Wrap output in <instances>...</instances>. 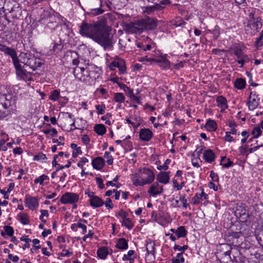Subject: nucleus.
I'll return each instance as SVG.
<instances>
[{
    "label": "nucleus",
    "mask_w": 263,
    "mask_h": 263,
    "mask_svg": "<svg viewBox=\"0 0 263 263\" xmlns=\"http://www.w3.org/2000/svg\"><path fill=\"white\" fill-rule=\"evenodd\" d=\"M106 23L105 18L93 23L83 21L80 27V33L83 36L92 39L105 49L110 48L114 43L113 35L110 33V28L106 25Z\"/></svg>",
    "instance_id": "f257e3e1"
},
{
    "label": "nucleus",
    "mask_w": 263,
    "mask_h": 263,
    "mask_svg": "<svg viewBox=\"0 0 263 263\" xmlns=\"http://www.w3.org/2000/svg\"><path fill=\"white\" fill-rule=\"evenodd\" d=\"M0 50L10 56L12 63L14 66L16 74L18 77L23 79H26L27 77L28 72L23 67L19 64L18 58L17 53L14 49L9 48L6 45H0Z\"/></svg>",
    "instance_id": "f03ea898"
},
{
    "label": "nucleus",
    "mask_w": 263,
    "mask_h": 263,
    "mask_svg": "<svg viewBox=\"0 0 263 263\" xmlns=\"http://www.w3.org/2000/svg\"><path fill=\"white\" fill-rule=\"evenodd\" d=\"M133 184L136 186H144L152 183L155 179V175L149 168H144L143 171L139 170L138 173L132 175Z\"/></svg>",
    "instance_id": "7ed1b4c3"
},
{
    "label": "nucleus",
    "mask_w": 263,
    "mask_h": 263,
    "mask_svg": "<svg viewBox=\"0 0 263 263\" xmlns=\"http://www.w3.org/2000/svg\"><path fill=\"white\" fill-rule=\"evenodd\" d=\"M253 16L254 14L251 13ZM262 19L260 17L254 18L253 17L252 20L248 21L247 25L245 27V31L247 34L253 35L255 33L259 31V29L262 27Z\"/></svg>",
    "instance_id": "20e7f679"
},
{
    "label": "nucleus",
    "mask_w": 263,
    "mask_h": 263,
    "mask_svg": "<svg viewBox=\"0 0 263 263\" xmlns=\"http://www.w3.org/2000/svg\"><path fill=\"white\" fill-rule=\"evenodd\" d=\"M43 64L44 61L42 59L36 58L31 54L26 62L25 66H28L32 70H35L38 67H41Z\"/></svg>",
    "instance_id": "39448f33"
},
{
    "label": "nucleus",
    "mask_w": 263,
    "mask_h": 263,
    "mask_svg": "<svg viewBox=\"0 0 263 263\" xmlns=\"http://www.w3.org/2000/svg\"><path fill=\"white\" fill-rule=\"evenodd\" d=\"M157 20L151 17H147L140 22V26L142 27L143 30H154L157 27Z\"/></svg>",
    "instance_id": "423d86ee"
},
{
    "label": "nucleus",
    "mask_w": 263,
    "mask_h": 263,
    "mask_svg": "<svg viewBox=\"0 0 263 263\" xmlns=\"http://www.w3.org/2000/svg\"><path fill=\"white\" fill-rule=\"evenodd\" d=\"M234 246L233 253L231 257L230 263H243L246 261V258L241 253L240 251Z\"/></svg>",
    "instance_id": "0eeeda50"
},
{
    "label": "nucleus",
    "mask_w": 263,
    "mask_h": 263,
    "mask_svg": "<svg viewBox=\"0 0 263 263\" xmlns=\"http://www.w3.org/2000/svg\"><path fill=\"white\" fill-rule=\"evenodd\" d=\"M165 57L166 55H161L158 58H145V60L147 62L156 63L163 68H170V62Z\"/></svg>",
    "instance_id": "6e6552de"
},
{
    "label": "nucleus",
    "mask_w": 263,
    "mask_h": 263,
    "mask_svg": "<svg viewBox=\"0 0 263 263\" xmlns=\"http://www.w3.org/2000/svg\"><path fill=\"white\" fill-rule=\"evenodd\" d=\"M78 200V194L73 193H66L62 196L60 201L63 204H67L75 203Z\"/></svg>",
    "instance_id": "1a4fd4ad"
},
{
    "label": "nucleus",
    "mask_w": 263,
    "mask_h": 263,
    "mask_svg": "<svg viewBox=\"0 0 263 263\" xmlns=\"http://www.w3.org/2000/svg\"><path fill=\"white\" fill-rule=\"evenodd\" d=\"M152 132L148 128H142L139 133V138L143 141H149L153 136Z\"/></svg>",
    "instance_id": "9d476101"
},
{
    "label": "nucleus",
    "mask_w": 263,
    "mask_h": 263,
    "mask_svg": "<svg viewBox=\"0 0 263 263\" xmlns=\"http://www.w3.org/2000/svg\"><path fill=\"white\" fill-rule=\"evenodd\" d=\"M25 204L31 210H34L39 206V202L36 198L28 197H26Z\"/></svg>",
    "instance_id": "9b49d317"
},
{
    "label": "nucleus",
    "mask_w": 263,
    "mask_h": 263,
    "mask_svg": "<svg viewBox=\"0 0 263 263\" xmlns=\"http://www.w3.org/2000/svg\"><path fill=\"white\" fill-rule=\"evenodd\" d=\"M104 164V160L100 157H98L92 161V165L93 167L97 170L102 169Z\"/></svg>",
    "instance_id": "f8f14e48"
},
{
    "label": "nucleus",
    "mask_w": 263,
    "mask_h": 263,
    "mask_svg": "<svg viewBox=\"0 0 263 263\" xmlns=\"http://www.w3.org/2000/svg\"><path fill=\"white\" fill-rule=\"evenodd\" d=\"M217 256L220 258V261L223 263H230L232 252L224 253L221 252H216Z\"/></svg>",
    "instance_id": "ddd939ff"
},
{
    "label": "nucleus",
    "mask_w": 263,
    "mask_h": 263,
    "mask_svg": "<svg viewBox=\"0 0 263 263\" xmlns=\"http://www.w3.org/2000/svg\"><path fill=\"white\" fill-rule=\"evenodd\" d=\"M169 174L168 172H161L157 175V180L160 183L166 184L170 180Z\"/></svg>",
    "instance_id": "4468645a"
},
{
    "label": "nucleus",
    "mask_w": 263,
    "mask_h": 263,
    "mask_svg": "<svg viewBox=\"0 0 263 263\" xmlns=\"http://www.w3.org/2000/svg\"><path fill=\"white\" fill-rule=\"evenodd\" d=\"M89 202L90 205L95 208L101 207L104 204L103 200L97 196L90 198Z\"/></svg>",
    "instance_id": "2eb2a0df"
},
{
    "label": "nucleus",
    "mask_w": 263,
    "mask_h": 263,
    "mask_svg": "<svg viewBox=\"0 0 263 263\" xmlns=\"http://www.w3.org/2000/svg\"><path fill=\"white\" fill-rule=\"evenodd\" d=\"M155 243L154 241L149 240L147 242L146 245V249L147 255L152 254L153 258L154 259L155 258Z\"/></svg>",
    "instance_id": "dca6fc26"
},
{
    "label": "nucleus",
    "mask_w": 263,
    "mask_h": 263,
    "mask_svg": "<svg viewBox=\"0 0 263 263\" xmlns=\"http://www.w3.org/2000/svg\"><path fill=\"white\" fill-rule=\"evenodd\" d=\"M84 70V68L77 67L73 68V73L75 77L79 79L81 82H85V79L83 76V72Z\"/></svg>",
    "instance_id": "f3484780"
},
{
    "label": "nucleus",
    "mask_w": 263,
    "mask_h": 263,
    "mask_svg": "<svg viewBox=\"0 0 263 263\" xmlns=\"http://www.w3.org/2000/svg\"><path fill=\"white\" fill-rule=\"evenodd\" d=\"M203 158L206 162L211 163L214 161L215 155L212 150H206L203 153Z\"/></svg>",
    "instance_id": "a211bd4d"
},
{
    "label": "nucleus",
    "mask_w": 263,
    "mask_h": 263,
    "mask_svg": "<svg viewBox=\"0 0 263 263\" xmlns=\"http://www.w3.org/2000/svg\"><path fill=\"white\" fill-rule=\"evenodd\" d=\"M125 27L127 30L132 33H139L143 31L142 27L141 28H138L132 23L127 24Z\"/></svg>",
    "instance_id": "6ab92c4d"
},
{
    "label": "nucleus",
    "mask_w": 263,
    "mask_h": 263,
    "mask_svg": "<svg viewBox=\"0 0 263 263\" xmlns=\"http://www.w3.org/2000/svg\"><path fill=\"white\" fill-rule=\"evenodd\" d=\"M234 247H233L229 243H222L219 245L217 252H221L224 253H233Z\"/></svg>",
    "instance_id": "aec40b11"
},
{
    "label": "nucleus",
    "mask_w": 263,
    "mask_h": 263,
    "mask_svg": "<svg viewBox=\"0 0 263 263\" xmlns=\"http://www.w3.org/2000/svg\"><path fill=\"white\" fill-rule=\"evenodd\" d=\"M217 106L222 109H227L228 108L227 99L222 96H218L216 99Z\"/></svg>",
    "instance_id": "412c9836"
},
{
    "label": "nucleus",
    "mask_w": 263,
    "mask_h": 263,
    "mask_svg": "<svg viewBox=\"0 0 263 263\" xmlns=\"http://www.w3.org/2000/svg\"><path fill=\"white\" fill-rule=\"evenodd\" d=\"M116 247L120 250H126L128 248L127 241L124 238H119Z\"/></svg>",
    "instance_id": "4be33fe9"
},
{
    "label": "nucleus",
    "mask_w": 263,
    "mask_h": 263,
    "mask_svg": "<svg viewBox=\"0 0 263 263\" xmlns=\"http://www.w3.org/2000/svg\"><path fill=\"white\" fill-rule=\"evenodd\" d=\"M207 196L208 195L203 192L200 194L197 193L195 196L192 199L193 203L194 204H198L202 200V197H204V199H206Z\"/></svg>",
    "instance_id": "5701e85b"
},
{
    "label": "nucleus",
    "mask_w": 263,
    "mask_h": 263,
    "mask_svg": "<svg viewBox=\"0 0 263 263\" xmlns=\"http://www.w3.org/2000/svg\"><path fill=\"white\" fill-rule=\"evenodd\" d=\"M255 236L258 243L263 245V228H259L255 230Z\"/></svg>",
    "instance_id": "b1692460"
},
{
    "label": "nucleus",
    "mask_w": 263,
    "mask_h": 263,
    "mask_svg": "<svg viewBox=\"0 0 263 263\" xmlns=\"http://www.w3.org/2000/svg\"><path fill=\"white\" fill-rule=\"evenodd\" d=\"M94 130L99 135H103L106 132L105 126L102 124H96L94 127Z\"/></svg>",
    "instance_id": "393cba45"
},
{
    "label": "nucleus",
    "mask_w": 263,
    "mask_h": 263,
    "mask_svg": "<svg viewBox=\"0 0 263 263\" xmlns=\"http://www.w3.org/2000/svg\"><path fill=\"white\" fill-rule=\"evenodd\" d=\"M31 55V54L30 53L21 52L19 55V64L22 66L21 63L24 64V67L26 64V62L27 61L28 59L29 58Z\"/></svg>",
    "instance_id": "a878e982"
},
{
    "label": "nucleus",
    "mask_w": 263,
    "mask_h": 263,
    "mask_svg": "<svg viewBox=\"0 0 263 263\" xmlns=\"http://www.w3.org/2000/svg\"><path fill=\"white\" fill-rule=\"evenodd\" d=\"M6 100L4 102H2L0 104L3 105V111H5L6 112V117L10 113V110L9 107L11 106V101L5 97Z\"/></svg>",
    "instance_id": "bb28decb"
},
{
    "label": "nucleus",
    "mask_w": 263,
    "mask_h": 263,
    "mask_svg": "<svg viewBox=\"0 0 263 263\" xmlns=\"http://www.w3.org/2000/svg\"><path fill=\"white\" fill-rule=\"evenodd\" d=\"M97 255L101 259H104L108 255V250L106 247H101L97 250Z\"/></svg>",
    "instance_id": "cd10ccee"
},
{
    "label": "nucleus",
    "mask_w": 263,
    "mask_h": 263,
    "mask_svg": "<svg viewBox=\"0 0 263 263\" xmlns=\"http://www.w3.org/2000/svg\"><path fill=\"white\" fill-rule=\"evenodd\" d=\"M205 126L210 132L215 131L217 129V124L213 120L209 119L206 122Z\"/></svg>",
    "instance_id": "c85d7f7f"
},
{
    "label": "nucleus",
    "mask_w": 263,
    "mask_h": 263,
    "mask_svg": "<svg viewBox=\"0 0 263 263\" xmlns=\"http://www.w3.org/2000/svg\"><path fill=\"white\" fill-rule=\"evenodd\" d=\"M234 85L237 89H242L245 87L246 81L243 79L238 78L236 80Z\"/></svg>",
    "instance_id": "c756f323"
},
{
    "label": "nucleus",
    "mask_w": 263,
    "mask_h": 263,
    "mask_svg": "<svg viewBox=\"0 0 263 263\" xmlns=\"http://www.w3.org/2000/svg\"><path fill=\"white\" fill-rule=\"evenodd\" d=\"M175 233L178 238L184 237L187 234V231L184 227L180 226L175 230Z\"/></svg>",
    "instance_id": "7c9ffc66"
},
{
    "label": "nucleus",
    "mask_w": 263,
    "mask_h": 263,
    "mask_svg": "<svg viewBox=\"0 0 263 263\" xmlns=\"http://www.w3.org/2000/svg\"><path fill=\"white\" fill-rule=\"evenodd\" d=\"M250 100L248 102L247 104L248 105L249 109L250 110H254L255 109L258 105V103L256 101L255 98H253L252 100L251 96H250Z\"/></svg>",
    "instance_id": "2f4dec72"
},
{
    "label": "nucleus",
    "mask_w": 263,
    "mask_h": 263,
    "mask_svg": "<svg viewBox=\"0 0 263 263\" xmlns=\"http://www.w3.org/2000/svg\"><path fill=\"white\" fill-rule=\"evenodd\" d=\"M118 68L120 74H123L125 72L126 66L125 61L123 60L120 59L118 60Z\"/></svg>",
    "instance_id": "473e14b6"
},
{
    "label": "nucleus",
    "mask_w": 263,
    "mask_h": 263,
    "mask_svg": "<svg viewBox=\"0 0 263 263\" xmlns=\"http://www.w3.org/2000/svg\"><path fill=\"white\" fill-rule=\"evenodd\" d=\"M125 96L122 93H116L114 95V100L118 103H123L125 101Z\"/></svg>",
    "instance_id": "72a5a7b5"
},
{
    "label": "nucleus",
    "mask_w": 263,
    "mask_h": 263,
    "mask_svg": "<svg viewBox=\"0 0 263 263\" xmlns=\"http://www.w3.org/2000/svg\"><path fill=\"white\" fill-rule=\"evenodd\" d=\"M20 222L23 224H27L29 223V218L27 214L21 213L20 214Z\"/></svg>",
    "instance_id": "f704fd0d"
},
{
    "label": "nucleus",
    "mask_w": 263,
    "mask_h": 263,
    "mask_svg": "<svg viewBox=\"0 0 263 263\" xmlns=\"http://www.w3.org/2000/svg\"><path fill=\"white\" fill-rule=\"evenodd\" d=\"M173 263H181L184 261V259L182 256V253H178L176 257L172 259Z\"/></svg>",
    "instance_id": "c9c22d12"
},
{
    "label": "nucleus",
    "mask_w": 263,
    "mask_h": 263,
    "mask_svg": "<svg viewBox=\"0 0 263 263\" xmlns=\"http://www.w3.org/2000/svg\"><path fill=\"white\" fill-rule=\"evenodd\" d=\"M122 224L129 230L132 229L134 227V224L132 220L127 218L122 220Z\"/></svg>",
    "instance_id": "e433bc0d"
},
{
    "label": "nucleus",
    "mask_w": 263,
    "mask_h": 263,
    "mask_svg": "<svg viewBox=\"0 0 263 263\" xmlns=\"http://www.w3.org/2000/svg\"><path fill=\"white\" fill-rule=\"evenodd\" d=\"M49 180V177L46 175H42L38 178L34 179V181L35 183H39L40 184H43L45 180Z\"/></svg>",
    "instance_id": "4c0bfd02"
},
{
    "label": "nucleus",
    "mask_w": 263,
    "mask_h": 263,
    "mask_svg": "<svg viewBox=\"0 0 263 263\" xmlns=\"http://www.w3.org/2000/svg\"><path fill=\"white\" fill-rule=\"evenodd\" d=\"M159 189V184L157 182H155L153 184L148 190V193L152 196H153V193H157V190Z\"/></svg>",
    "instance_id": "58836bf2"
},
{
    "label": "nucleus",
    "mask_w": 263,
    "mask_h": 263,
    "mask_svg": "<svg viewBox=\"0 0 263 263\" xmlns=\"http://www.w3.org/2000/svg\"><path fill=\"white\" fill-rule=\"evenodd\" d=\"M233 53L238 59L245 58L247 57L246 55L243 54L242 50L240 48H237L235 49L233 51Z\"/></svg>",
    "instance_id": "ea45409f"
},
{
    "label": "nucleus",
    "mask_w": 263,
    "mask_h": 263,
    "mask_svg": "<svg viewBox=\"0 0 263 263\" xmlns=\"http://www.w3.org/2000/svg\"><path fill=\"white\" fill-rule=\"evenodd\" d=\"M261 133L262 131L259 126L254 127L252 131V134L254 135L253 138H257L261 135Z\"/></svg>",
    "instance_id": "a19ab883"
},
{
    "label": "nucleus",
    "mask_w": 263,
    "mask_h": 263,
    "mask_svg": "<svg viewBox=\"0 0 263 263\" xmlns=\"http://www.w3.org/2000/svg\"><path fill=\"white\" fill-rule=\"evenodd\" d=\"M136 120L137 121V124H135L134 122H132L129 119H126V122L128 124H131L135 129H137L142 123V120L141 119H139L138 120L137 119H136Z\"/></svg>",
    "instance_id": "79ce46f5"
},
{
    "label": "nucleus",
    "mask_w": 263,
    "mask_h": 263,
    "mask_svg": "<svg viewBox=\"0 0 263 263\" xmlns=\"http://www.w3.org/2000/svg\"><path fill=\"white\" fill-rule=\"evenodd\" d=\"M6 234L12 237L14 234V230L12 227L8 226H5L4 227Z\"/></svg>",
    "instance_id": "37998d69"
},
{
    "label": "nucleus",
    "mask_w": 263,
    "mask_h": 263,
    "mask_svg": "<svg viewBox=\"0 0 263 263\" xmlns=\"http://www.w3.org/2000/svg\"><path fill=\"white\" fill-rule=\"evenodd\" d=\"M171 160L170 159H167L165 160L164 164H163V165H159V166H157L158 170H164L165 171L167 170L168 168V165L171 163Z\"/></svg>",
    "instance_id": "c03bdc74"
},
{
    "label": "nucleus",
    "mask_w": 263,
    "mask_h": 263,
    "mask_svg": "<svg viewBox=\"0 0 263 263\" xmlns=\"http://www.w3.org/2000/svg\"><path fill=\"white\" fill-rule=\"evenodd\" d=\"M47 159L46 155L42 153H39L37 155H35L33 157V160L39 161L40 160H45Z\"/></svg>",
    "instance_id": "a18cd8bd"
},
{
    "label": "nucleus",
    "mask_w": 263,
    "mask_h": 263,
    "mask_svg": "<svg viewBox=\"0 0 263 263\" xmlns=\"http://www.w3.org/2000/svg\"><path fill=\"white\" fill-rule=\"evenodd\" d=\"M104 157L107 159V163L108 165H111L113 163V158L110 155L109 152H106L104 153Z\"/></svg>",
    "instance_id": "49530a36"
},
{
    "label": "nucleus",
    "mask_w": 263,
    "mask_h": 263,
    "mask_svg": "<svg viewBox=\"0 0 263 263\" xmlns=\"http://www.w3.org/2000/svg\"><path fill=\"white\" fill-rule=\"evenodd\" d=\"M60 97V92L57 90L53 91L50 95V98L51 100L55 101Z\"/></svg>",
    "instance_id": "de8ad7c7"
},
{
    "label": "nucleus",
    "mask_w": 263,
    "mask_h": 263,
    "mask_svg": "<svg viewBox=\"0 0 263 263\" xmlns=\"http://www.w3.org/2000/svg\"><path fill=\"white\" fill-rule=\"evenodd\" d=\"M96 108L97 110V113L98 115H102L105 112V105H102L100 106L99 105H96Z\"/></svg>",
    "instance_id": "09e8293b"
},
{
    "label": "nucleus",
    "mask_w": 263,
    "mask_h": 263,
    "mask_svg": "<svg viewBox=\"0 0 263 263\" xmlns=\"http://www.w3.org/2000/svg\"><path fill=\"white\" fill-rule=\"evenodd\" d=\"M40 212L41 213V215L40 216V219L42 222L45 223L46 222V220L43 219V217H48L49 216L48 212V211L45 210H41Z\"/></svg>",
    "instance_id": "8fccbe9b"
},
{
    "label": "nucleus",
    "mask_w": 263,
    "mask_h": 263,
    "mask_svg": "<svg viewBox=\"0 0 263 263\" xmlns=\"http://www.w3.org/2000/svg\"><path fill=\"white\" fill-rule=\"evenodd\" d=\"M263 40V30L261 32V34L258 38L256 39L255 44L257 47L260 46L262 45V43Z\"/></svg>",
    "instance_id": "3c124183"
},
{
    "label": "nucleus",
    "mask_w": 263,
    "mask_h": 263,
    "mask_svg": "<svg viewBox=\"0 0 263 263\" xmlns=\"http://www.w3.org/2000/svg\"><path fill=\"white\" fill-rule=\"evenodd\" d=\"M135 253V251L134 250H129L128 252L127 255H124L123 257V260H130L131 259L130 257L133 255Z\"/></svg>",
    "instance_id": "603ef678"
},
{
    "label": "nucleus",
    "mask_w": 263,
    "mask_h": 263,
    "mask_svg": "<svg viewBox=\"0 0 263 263\" xmlns=\"http://www.w3.org/2000/svg\"><path fill=\"white\" fill-rule=\"evenodd\" d=\"M179 200L182 202V206L184 208L186 209L189 205V203H187V199L185 198V195L180 196Z\"/></svg>",
    "instance_id": "864d4df0"
},
{
    "label": "nucleus",
    "mask_w": 263,
    "mask_h": 263,
    "mask_svg": "<svg viewBox=\"0 0 263 263\" xmlns=\"http://www.w3.org/2000/svg\"><path fill=\"white\" fill-rule=\"evenodd\" d=\"M210 177H211L212 180L215 182L219 181V177L218 175L215 173L213 171L210 172Z\"/></svg>",
    "instance_id": "5fc2aeb1"
},
{
    "label": "nucleus",
    "mask_w": 263,
    "mask_h": 263,
    "mask_svg": "<svg viewBox=\"0 0 263 263\" xmlns=\"http://www.w3.org/2000/svg\"><path fill=\"white\" fill-rule=\"evenodd\" d=\"M188 248L187 245H184L182 247H180L177 245H175L174 247V249L175 250H178L180 251L184 252L185 250H186Z\"/></svg>",
    "instance_id": "6e6d98bb"
},
{
    "label": "nucleus",
    "mask_w": 263,
    "mask_h": 263,
    "mask_svg": "<svg viewBox=\"0 0 263 263\" xmlns=\"http://www.w3.org/2000/svg\"><path fill=\"white\" fill-rule=\"evenodd\" d=\"M117 216H120L122 218L123 220L126 218L128 216V213L122 210H121L116 215Z\"/></svg>",
    "instance_id": "4d7b16f0"
},
{
    "label": "nucleus",
    "mask_w": 263,
    "mask_h": 263,
    "mask_svg": "<svg viewBox=\"0 0 263 263\" xmlns=\"http://www.w3.org/2000/svg\"><path fill=\"white\" fill-rule=\"evenodd\" d=\"M173 184L174 185V187H176L177 188V190H180L182 189V187L184 186V182H182L180 185H178V182L175 179H174L173 180Z\"/></svg>",
    "instance_id": "13d9d810"
},
{
    "label": "nucleus",
    "mask_w": 263,
    "mask_h": 263,
    "mask_svg": "<svg viewBox=\"0 0 263 263\" xmlns=\"http://www.w3.org/2000/svg\"><path fill=\"white\" fill-rule=\"evenodd\" d=\"M96 180L97 184H98V187L101 189H103L104 187V185L103 184V181L102 179H101V178H99V177H96Z\"/></svg>",
    "instance_id": "bf43d9fd"
},
{
    "label": "nucleus",
    "mask_w": 263,
    "mask_h": 263,
    "mask_svg": "<svg viewBox=\"0 0 263 263\" xmlns=\"http://www.w3.org/2000/svg\"><path fill=\"white\" fill-rule=\"evenodd\" d=\"M88 162V160L86 157H82L81 158V160L78 162L77 165L79 167L83 168V163H85Z\"/></svg>",
    "instance_id": "052dcab7"
},
{
    "label": "nucleus",
    "mask_w": 263,
    "mask_h": 263,
    "mask_svg": "<svg viewBox=\"0 0 263 263\" xmlns=\"http://www.w3.org/2000/svg\"><path fill=\"white\" fill-rule=\"evenodd\" d=\"M105 206L106 208L112 209L113 208V204L112 203V201L109 198H107L105 202L104 203Z\"/></svg>",
    "instance_id": "680f3d73"
},
{
    "label": "nucleus",
    "mask_w": 263,
    "mask_h": 263,
    "mask_svg": "<svg viewBox=\"0 0 263 263\" xmlns=\"http://www.w3.org/2000/svg\"><path fill=\"white\" fill-rule=\"evenodd\" d=\"M70 147L72 149L75 150L76 152H77V153H82L81 147H78L76 144L71 143L70 145Z\"/></svg>",
    "instance_id": "e2e57ef3"
},
{
    "label": "nucleus",
    "mask_w": 263,
    "mask_h": 263,
    "mask_svg": "<svg viewBox=\"0 0 263 263\" xmlns=\"http://www.w3.org/2000/svg\"><path fill=\"white\" fill-rule=\"evenodd\" d=\"M82 141L84 144L87 145L90 142V139L87 135H84L82 137Z\"/></svg>",
    "instance_id": "0e129e2a"
},
{
    "label": "nucleus",
    "mask_w": 263,
    "mask_h": 263,
    "mask_svg": "<svg viewBox=\"0 0 263 263\" xmlns=\"http://www.w3.org/2000/svg\"><path fill=\"white\" fill-rule=\"evenodd\" d=\"M130 99L132 101L136 102L137 104H141V102L140 101V98L137 97L135 94L130 98Z\"/></svg>",
    "instance_id": "69168bd1"
},
{
    "label": "nucleus",
    "mask_w": 263,
    "mask_h": 263,
    "mask_svg": "<svg viewBox=\"0 0 263 263\" xmlns=\"http://www.w3.org/2000/svg\"><path fill=\"white\" fill-rule=\"evenodd\" d=\"M77 227L81 228L83 230V234H85L87 232V227L85 225L81 223V222H79L77 223Z\"/></svg>",
    "instance_id": "338daca9"
},
{
    "label": "nucleus",
    "mask_w": 263,
    "mask_h": 263,
    "mask_svg": "<svg viewBox=\"0 0 263 263\" xmlns=\"http://www.w3.org/2000/svg\"><path fill=\"white\" fill-rule=\"evenodd\" d=\"M104 10L101 8L95 9L92 10V14L95 15L102 14Z\"/></svg>",
    "instance_id": "774afa93"
}]
</instances>
